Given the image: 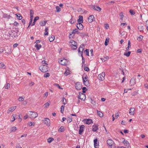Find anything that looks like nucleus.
Masks as SVG:
<instances>
[{
    "mask_svg": "<svg viewBox=\"0 0 148 148\" xmlns=\"http://www.w3.org/2000/svg\"><path fill=\"white\" fill-rule=\"evenodd\" d=\"M84 69L85 71H88L89 70V69L87 67H84Z\"/></svg>",
    "mask_w": 148,
    "mask_h": 148,
    "instance_id": "nucleus-62",
    "label": "nucleus"
},
{
    "mask_svg": "<svg viewBox=\"0 0 148 148\" xmlns=\"http://www.w3.org/2000/svg\"><path fill=\"white\" fill-rule=\"evenodd\" d=\"M42 121L44 124H46L47 126H49L50 125V121L49 119L48 118H45Z\"/></svg>",
    "mask_w": 148,
    "mask_h": 148,
    "instance_id": "nucleus-6",
    "label": "nucleus"
},
{
    "mask_svg": "<svg viewBox=\"0 0 148 148\" xmlns=\"http://www.w3.org/2000/svg\"><path fill=\"white\" fill-rule=\"evenodd\" d=\"M33 18H30V21H29V25H31V24H32V20H33Z\"/></svg>",
    "mask_w": 148,
    "mask_h": 148,
    "instance_id": "nucleus-61",
    "label": "nucleus"
},
{
    "mask_svg": "<svg viewBox=\"0 0 148 148\" xmlns=\"http://www.w3.org/2000/svg\"><path fill=\"white\" fill-rule=\"evenodd\" d=\"M56 8L57 10L56 12H59L61 11V9L58 6H56Z\"/></svg>",
    "mask_w": 148,
    "mask_h": 148,
    "instance_id": "nucleus-56",
    "label": "nucleus"
},
{
    "mask_svg": "<svg viewBox=\"0 0 148 148\" xmlns=\"http://www.w3.org/2000/svg\"><path fill=\"white\" fill-rule=\"evenodd\" d=\"M78 30L77 29H75L73 30V31L72 32L71 34H70V36H69V37L70 38H71V36L73 34H74L75 33H76V32H77Z\"/></svg>",
    "mask_w": 148,
    "mask_h": 148,
    "instance_id": "nucleus-30",
    "label": "nucleus"
},
{
    "mask_svg": "<svg viewBox=\"0 0 148 148\" xmlns=\"http://www.w3.org/2000/svg\"><path fill=\"white\" fill-rule=\"evenodd\" d=\"M78 23H82L83 22V17L82 16H79V19L77 20Z\"/></svg>",
    "mask_w": 148,
    "mask_h": 148,
    "instance_id": "nucleus-24",
    "label": "nucleus"
},
{
    "mask_svg": "<svg viewBox=\"0 0 148 148\" xmlns=\"http://www.w3.org/2000/svg\"><path fill=\"white\" fill-rule=\"evenodd\" d=\"M77 27L78 29L80 30H82L83 28V26L81 23H78L77 24Z\"/></svg>",
    "mask_w": 148,
    "mask_h": 148,
    "instance_id": "nucleus-14",
    "label": "nucleus"
},
{
    "mask_svg": "<svg viewBox=\"0 0 148 148\" xmlns=\"http://www.w3.org/2000/svg\"><path fill=\"white\" fill-rule=\"evenodd\" d=\"M136 79L134 78H132L130 81V84L131 86L134 85L136 83Z\"/></svg>",
    "mask_w": 148,
    "mask_h": 148,
    "instance_id": "nucleus-19",
    "label": "nucleus"
},
{
    "mask_svg": "<svg viewBox=\"0 0 148 148\" xmlns=\"http://www.w3.org/2000/svg\"><path fill=\"white\" fill-rule=\"evenodd\" d=\"M0 68L5 69V66L4 64L2 63H0Z\"/></svg>",
    "mask_w": 148,
    "mask_h": 148,
    "instance_id": "nucleus-51",
    "label": "nucleus"
},
{
    "mask_svg": "<svg viewBox=\"0 0 148 148\" xmlns=\"http://www.w3.org/2000/svg\"><path fill=\"white\" fill-rule=\"evenodd\" d=\"M128 47H129L130 48L131 47V43L130 42V40H129L128 41Z\"/></svg>",
    "mask_w": 148,
    "mask_h": 148,
    "instance_id": "nucleus-60",
    "label": "nucleus"
},
{
    "mask_svg": "<svg viewBox=\"0 0 148 148\" xmlns=\"http://www.w3.org/2000/svg\"><path fill=\"white\" fill-rule=\"evenodd\" d=\"M105 74L104 73L102 72L98 75V78L99 80L101 81H103L105 79L104 77Z\"/></svg>",
    "mask_w": 148,
    "mask_h": 148,
    "instance_id": "nucleus-7",
    "label": "nucleus"
},
{
    "mask_svg": "<svg viewBox=\"0 0 148 148\" xmlns=\"http://www.w3.org/2000/svg\"><path fill=\"white\" fill-rule=\"evenodd\" d=\"M98 115L100 117H102L103 116V114L101 112L98 110L97 111Z\"/></svg>",
    "mask_w": 148,
    "mask_h": 148,
    "instance_id": "nucleus-35",
    "label": "nucleus"
},
{
    "mask_svg": "<svg viewBox=\"0 0 148 148\" xmlns=\"http://www.w3.org/2000/svg\"><path fill=\"white\" fill-rule=\"evenodd\" d=\"M18 45V44L17 43L14 44L13 46V47L14 48L16 47Z\"/></svg>",
    "mask_w": 148,
    "mask_h": 148,
    "instance_id": "nucleus-63",
    "label": "nucleus"
},
{
    "mask_svg": "<svg viewBox=\"0 0 148 148\" xmlns=\"http://www.w3.org/2000/svg\"><path fill=\"white\" fill-rule=\"evenodd\" d=\"M48 29L47 27L45 28V32L44 33V35H48Z\"/></svg>",
    "mask_w": 148,
    "mask_h": 148,
    "instance_id": "nucleus-39",
    "label": "nucleus"
},
{
    "mask_svg": "<svg viewBox=\"0 0 148 148\" xmlns=\"http://www.w3.org/2000/svg\"><path fill=\"white\" fill-rule=\"evenodd\" d=\"M46 21H42L40 22V24L41 26H45L46 23Z\"/></svg>",
    "mask_w": 148,
    "mask_h": 148,
    "instance_id": "nucleus-40",
    "label": "nucleus"
},
{
    "mask_svg": "<svg viewBox=\"0 0 148 148\" xmlns=\"http://www.w3.org/2000/svg\"><path fill=\"white\" fill-rule=\"evenodd\" d=\"M95 20V17L93 15H90L88 18V21L89 23H91Z\"/></svg>",
    "mask_w": 148,
    "mask_h": 148,
    "instance_id": "nucleus-10",
    "label": "nucleus"
},
{
    "mask_svg": "<svg viewBox=\"0 0 148 148\" xmlns=\"http://www.w3.org/2000/svg\"><path fill=\"white\" fill-rule=\"evenodd\" d=\"M55 39V37L54 36H52L51 37L49 38V40L50 42H51L53 41Z\"/></svg>",
    "mask_w": 148,
    "mask_h": 148,
    "instance_id": "nucleus-36",
    "label": "nucleus"
},
{
    "mask_svg": "<svg viewBox=\"0 0 148 148\" xmlns=\"http://www.w3.org/2000/svg\"><path fill=\"white\" fill-rule=\"evenodd\" d=\"M63 104L64 105L67 103L66 100L65 98H63L62 100Z\"/></svg>",
    "mask_w": 148,
    "mask_h": 148,
    "instance_id": "nucleus-48",
    "label": "nucleus"
},
{
    "mask_svg": "<svg viewBox=\"0 0 148 148\" xmlns=\"http://www.w3.org/2000/svg\"><path fill=\"white\" fill-rule=\"evenodd\" d=\"M94 146L95 148H98L99 143L97 141V139L96 138L94 140Z\"/></svg>",
    "mask_w": 148,
    "mask_h": 148,
    "instance_id": "nucleus-13",
    "label": "nucleus"
},
{
    "mask_svg": "<svg viewBox=\"0 0 148 148\" xmlns=\"http://www.w3.org/2000/svg\"><path fill=\"white\" fill-rule=\"evenodd\" d=\"M54 139L53 138H49L47 139V142L49 143H51L52 141Z\"/></svg>",
    "mask_w": 148,
    "mask_h": 148,
    "instance_id": "nucleus-38",
    "label": "nucleus"
},
{
    "mask_svg": "<svg viewBox=\"0 0 148 148\" xmlns=\"http://www.w3.org/2000/svg\"><path fill=\"white\" fill-rule=\"evenodd\" d=\"M78 98L82 100H84L86 99L85 94L83 93L79 94V96H78Z\"/></svg>",
    "mask_w": 148,
    "mask_h": 148,
    "instance_id": "nucleus-12",
    "label": "nucleus"
},
{
    "mask_svg": "<svg viewBox=\"0 0 148 148\" xmlns=\"http://www.w3.org/2000/svg\"><path fill=\"white\" fill-rule=\"evenodd\" d=\"M131 52L128 51L127 52H125L124 53V55L127 57H129L130 54Z\"/></svg>",
    "mask_w": 148,
    "mask_h": 148,
    "instance_id": "nucleus-41",
    "label": "nucleus"
},
{
    "mask_svg": "<svg viewBox=\"0 0 148 148\" xmlns=\"http://www.w3.org/2000/svg\"><path fill=\"white\" fill-rule=\"evenodd\" d=\"M29 117V116H28L27 114H26L25 116H24V119H27Z\"/></svg>",
    "mask_w": 148,
    "mask_h": 148,
    "instance_id": "nucleus-58",
    "label": "nucleus"
},
{
    "mask_svg": "<svg viewBox=\"0 0 148 148\" xmlns=\"http://www.w3.org/2000/svg\"><path fill=\"white\" fill-rule=\"evenodd\" d=\"M65 130L64 127L63 126H62L59 129L58 131L60 132H62L64 131Z\"/></svg>",
    "mask_w": 148,
    "mask_h": 148,
    "instance_id": "nucleus-29",
    "label": "nucleus"
},
{
    "mask_svg": "<svg viewBox=\"0 0 148 148\" xmlns=\"http://www.w3.org/2000/svg\"><path fill=\"white\" fill-rule=\"evenodd\" d=\"M75 19H71V20L69 21V22L71 24L74 23L75 22Z\"/></svg>",
    "mask_w": 148,
    "mask_h": 148,
    "instance_id": "nucleus-52",
    "label": "nucleus"
},
{
    "mask_svg": "<svg viewBox=\"0 0 148 148\" xmlns=\"http://www.w3.org/2000/svg\"><path fill=\"white\" fill-rule=\"evenodd\" d=\"M29 117L31 119H34L37 117L38 116L37 112H35L29 111Z\"/></svg>",
    "mask_w": 148,
    "mask_h": 148,
    "instance_id": "nucleus-3",
    "label": "nucleus"
},
{
    "mask_svg": "<svg viewBox=\"0 0 148 148\" xmlns=\"http://www.w3.org/2000/svg\"><path fill=\"white\" fill-rule=\"evenodd\" d=\"M138 29L140 32L143 31L144 29V27L142 25H140L138 26Z\"/></svg>",
    "mask_w": 148,
    "mask_h": 148,
    "instance_id": "nucleus-32",
    "label": "nucleus"
},
{
    "mask_svg": "<svg viewBox=\"0 0 148 148\" xmlns=\"http://www.w3.org/2000/svg\"><path fill=\"white\" fill-rule=\"evenodd\" d=\"M17 16V18L18 20H21L22 18V17L20 14H15Z\"/></svg>",
    "mask_w": 148,
    "mask_h": 148,
    "instance_id": "nucleus-28",
    "label": "nucleus"
},
{
    "mask_svg": "<svg viewBox=\"0 0 148 148\" xmlns=\"http://www.w3.org/2000/svg\"><path fill=\"white\" fill-rule=\"evenodd\" d=\"M39 19V17L38 16H37L35 17V18L34 19V22L32 24V25L33 26V25H34L36 21L37 20H38Z\"/></svg>",
    "mask_w": 148,
    "mask_h": 148,
    "instance_id": "nucleus-26",
    "label": "nucleus"
},
{
    "mask_svg": "<svg viewBox=\"0 0 148 148\" xmlns=\"http://www.w3.org/2000/svg\"><path fill=\"white\" fill-rule=\"evenodd\" d=\"M50 104L49 102H47L44 104V106H45V107L47 108L49 106Z\"/></svg>",
    "mask_w": 148,
    "mask_h": 148,
    "instance_id": "nucleus-53",
    "label": "nucleus"
},
{
    "mask_svg": "<svg viewBox=\"0 0 148 148\" xmlns=\"http://www.w3.org/2000/svg\"><path fill=\"white\" fill-rule=\"evenodd\" d=\"M109 59V57L108 56H106L104 57L103 58H101V59L102 60V62H104L107 60Z\"/></svg>",
    "mask_w": 148,
    "mask_h": 148,
    "instance_id": "nucleus-25",
    "label": "nucleus"
},
{
    "mask_svg": "<svg viewBox=\"0 0 148 148\" xmlns=\"http://www.w3.org/2000/svg\"><path fill=\"white\" fill-rule=\"evenodd\" d=\"M84 125H81L79 127V134H81L84 130Z\"/></svg>",
    "mask_w": 148,
    "mask_h": 148,
    "instance_id": "nucleus-17",
    "label": "nucleus"
},
{
    "mask_svg": "<svg viewBox=\"0 0 148 148\" xmlns=\"http://www.w3.org/2000/svg\"><path fill=\"white\" fill-rule=\"evenodd\" d=\"M135 109L134 108H131L130 110L129 113L130 115H133L135 113Z\"/></svg>",
    "mask_w": 148,
    "mask_h": 148,
    "instance_id": "nucleus-15",
    "label": "nucleus"
},
{
    "mask_svg": "<svg viewBox=\"0 0 148 148\" xmlns=\"http://www.w3.org/2000/svg\"><path fill=\"white\" fill-rule=\"evenodd\" d=\"M13 25L16 26H17L19 25V24L16 21L14 22L13 23Z\"/></svg>",
    "mask_w": 148,
    "mask_h": 148,
    "instance_id": "nucleus-59",
    "label": "nucleus"
},
{
    "mask_svg": "<svg viewBox=\"0 0 148 148\" xmlns=\"http://www.w3.org/2000/svg\"><path fill=\"white\" fill-rule=\"evenodd\" d=\"M27 125H29V126H34L35 125V123L33 122L32 123V122H29L27 123Z\"/></svg>",
    "mask_w": 148,
    "mask_h": 148,
    "instance_id": "nucleus-43",
    "label": "nucleus"
},
{
    "mask_svg": "<svg viewBox=\"0 0 148 148\" xmlns=\"http://www.w3.org/2000/svg\"><path fill=\"white\" fill-rule=\"evenodd\" d=\"M82 90H83L82 92L84 93L86 92V90H87V89L86 88V87H83L82 88Z\"/></svg>",
    "mask_w": 148,
    "mask_h": 148,
    "instance_id": "nucleus-57",
    "label": "nucleus"
},
{
    "mask_svg": "<svg viewBox=\"0 0 148 148\" xmlns=\"http://www.w3.org/2000/svg\"><path fill=\"white\" fill-rule=\"evenodd\" d=\"M65 106L64 105H62L61 106V112L62 113H63Z\"/></svg>",
    "mask_w": 148,
    "mask_h": 148,
    "instance_id": "nucleus-44",
    "label": "nucleus"
},
{
    "mask_svg": "<svg viewBox=\"0 0 148 148\" xmlns=\"http://www.w3.org/2000/svg\"><path fill=\"white\" fill-rule=\"evenodd\" d=\"M10 84L9 83H8L6 84V85L4 86V88L5 89H8L10 88Z\"/></svg>",
    "mask_w": 148,
    "mask_h": 148,
    "instance_id": "nucleus-45",
    "label": "nucleus"
},
{
    "mask_svg": "<svg viewBox=\"0 0 148 148\" xmlns=\"http://www.w3.org/2000/svg\"><path fill=\"white\" fill-rule=\"evenodd\" d=\"M70 42L71 43L72 46L74 47L72 48V49H77V43L73 40L70 41Z\"/></svg>",
    "mask_w": 148,
    "mask_h": 148,
    "instance_id": "nucleus-9",
    "label": "nucleus"
},
{
    "mask_svg": "<svg viewBox=\"0 0 148 148\" xmlns=\"http://www.w3.org/2000/svg\"><path fill=\"white\" fill-rule=\"evenodd\" d=\"M84 52L86 55L88 56H89V51L88 49H86L85 51Z\"/></svg>",
    "mask_w": 148,
    "mask_h": 148,
    "instance_id": "nucleus-55",
    "label": "nucleus"
},
{
    "mask_svg": "<svg viewBox=\"0 0 148 148\" xmlns=\"http://www.w3.org/2000/svg\"><path fill=\"white\" fill-rule=\"evenodd\" d=\"M58 62L61 65H66L68 63L67 60L65 59L59 60Z\"/></svg>",
    "mask_w": 148,
    "mask_h": 148,
    "instance_id": "nucleus-5",
    "label": "nucleus"
},
{
    "mask_svg": "<svg viewBox=\"0 0 148 148\" xmlns=\"http://www.w3.org/2000/svg\"><path fill=\"white\" fill-rule=\"evenodd\" d=\"M107 144L111 148H115V144L114 142L111 139H109L107 140Z\"/></svg>",
    "mask_w": 148,
    "mask_h": 148,
    "instance_id": "nucleus-2",
    "label": "nucleus"
},
{
    "mask_svg": "<svg viewBox=\"0 0 148 148\" xmlns=\"http://www.w3.org/2000/svg\"><path fill=\"white\" fill-rule=\"evenodd\" d=\"M139 38L140 39L139 40V41H141L143 38V36H140L139 37Z\"/></svg>",
    "mask_w": 148,
    "mask_h": 148,
    "instance_id": "nucleus-64",
    "label": "nucleus"
},
{
    "mask_svg": "<svg viewBox=\"0 0 148 148\" xmlns=\"http://www.w3.org/2000/svg\"><path fill=\"white\" fill-rule=\"evenodd\" d=\"M42 46L40 45H38L37 44L35 45V47L36 48L37 50H39L40 48Z\"/></svg>",
    "mask_w": 148,
    "mask_h": 148,
    "instance_id": "nucleus-34",
    "label": "nucleus"
},
{
    "mask_svg": "<svg viewBox=\"0 0 148 148\" xmlns=\"http://www.w3.org/2000/svg\"><path fill=\"white\" fill-rule=\"evenodd\" d=\"M50 76V74L48 73H45L44 75V77H47Z\"/></svg>",
    "mask_w": 148,
    "mask_h": 148,
    "instance_id": "nucleus-50",
    "label": "nucleus"
},
{
    "mask_svg": "<svg viewBox=\"0 0 148 148\" xmlns=\"http://www.w3.org/2000/svg\"><path fill=\"white\" fill-rule=\"evenodd\" d=\"M120 16V18L121 20H123V18L124 16L123 13L122 12H121L119 14Z\"/></svg>",
    "mask_w": 148,
    "mask_h": 148,
    "instance_id": "nucleus-46",
    "label": "nucleus"
},
{
    "mask_svg": "<svg viewBox=\"0 0 148 148\" xmlns=\"http://www.w3.org/2000/svg\"><path fill=\"white\" fill-rule=\"evenodd\" d=\"M24 98L23 97H19L18 98V101H23L24 100Z\"/></svg>",
    "mask_w": 148,
    "mask_h": 148,
    "instance_id": "nucleus-49",
    "label": "nucleus"
},
{
    "mask_svg": "<svg viewBox=\"0 0 148 148\" xmlns=\"http://www.w3.org/2000/svg\"><path fill=\"white\" fill-rule=\"evenodd\" d=\"M16 108V106H13L10 108L8 110L7 113H9L10 112H12Z\"/></svg>",
    "mask_w": 148,
    "mask_h": 148,
    "instance_id": "nucleus-11",
    "label": "nucleus"
},
{
    "mask_svg": "<svg viewBox=\"0 0 148 148\" xmlns=\"http://www.w3.org/2000/svg\"><path fill=\"white\" fill-rule=\"evenodd\" d=\"M5 48L7 49V51L5 50V51H6V53H7L8 54L10 53H11V49L10 48H8V47L7 46L5 47Z\"/></svg>",
    "mask_w": 148,
    "mask_h": 148,
    "instance_id": "nucleus-31",
    "label": "nucleus"
},
{
    "mask_svg": "<svg viewBox=\"0 0 148 148\" xmlns=\"http://www.w3.org/2000/svg\"><path fill=\"white\" fill-rule=\"evenodd\" d=\"M75 87L78 90L81 89L82 87V84L79 82H77L75 84Z\"/></svg>",
    "mask_w": 148,
    "mask_h": 148,
    "instance_id": "nucleus-8",
    "label": "nucleus"
},
{
    "mask_svg": "<svg viewBox=\"0 0 148 148\" xmlns=\"http://www.w3.org/2000/svg\"><path fill=\"white\" fill-rule=\"evenodd\" d=\"M40 70L43 72H46L48 71V67L44 65H41L39 67Z\"/></svg>",
    "mask_w": 148,
    "mask_h": 148,
    "instance_id": "nucleus-4",
    "label": "nucleus"
},
{
    "mask_svg": "<svg viewBox=\"0 0 148 148\" xmlns=\"http://www.w3.org/2000/svg\"><path fill=\"white\" fill-rule=\"evenodd\" d=\"M3 17L4 18L9 19L10 17V15H8L6 14H4L3 15Z\"/></svg>",
    "mask_w": 148,
    "mask_h": 148,
    "instance_id": "nucleus-42",
    "label": "nucleus"
},
{
    "mask_svg": "<svg viewBox=\"0 0 148 148\" xmlns=\"http://www.w3.org/2000/svg\"><path fill=\"white\" fill-rule=\"evenodd\" d=\"M130 12L132 15H134L135 14V12L132 10H130Z\"/></svg>",
    "mask_w": 148,
    "mask_h": 148,
    "instance_id": "nucleus-54",
    "label": "nucleus"
},
{
    "mask_svg": "<svg viewBox=\"0 0 148 148\" xmlns=\"http://www.w3.org/2000/svg\"><path fill=\"white\" fill-rule=\"evenodd\" d=\"M109 38H107L105 42V45L106 46H107L108 45V43L109 42Z\"/></svg>",
    "mask_w": 148,
    "mask_h": 148,
    "instance_id": "nucleus-37",
    "label": "nucleus"
},
{
    "mask_svg": "<svg viewBox=\"0 0 148 148\" xmlns=\"http://www.w3.org/2000/svg\"><path fill=\"white\" fill-rule=\"evenodd\" d=\"M98 125H94L92 126V130L94 132L98 130Z\"/></svg>",
    "mask_w": 148,
    "mask_h": 148,
    "instance_id": "nucleus-20",
    "label": "nucleus"
},
{
    "mask_svg": "<svg viewBox=\"0 0 148 148\" xmlns=\"http://www.w3.org/2000/svg\"><path fill=\"white\" fill-rule=\"evenodd\" d=\"M123 143L124 144V145L126 146H129V143L126 140H125L124 138H123Z\"/></svg>",
    "mask_w": 148,
    "mask_h": 148,
    "instance_id": "nucleus-22",
    "label": "nucleus"
},
{
    "mask_svg": "<svg viewBox=\"0 0 148 148\" xmlns=\"http://www.w3.org/2000/svg\"><path fill=\"white\" fill-rule=\"evenodd\" d=\"M84 122L87 124H89L92 123V120L90 119H87L84 120Z\"/></svg>",
    "mask_w": 148,
    "mask_h": 148,
    "instance_id": "nucleus-16",
    "label": "nucleus"
},
{
    "mask_svg": "<svg viewBox=\"0 0 148 148\" xmlns=\"http://www.w3.org/2000/svg\"><path fill=\"white\" fill-rule=\"evenodd\" d=\"M70 71L69 70H67L64 73L65 75L67 76L70 74Z\"/></svg>",
    "mask_w": 148,
    "mask_h": 148,
    "instance_id": "nucleus-33",
    "label": "nucleus"
},
{
    "mask_svg": "<svg viewBox=\"0 0 148 148\" xmlns=\"http://www.w3.org/2000/svg\"><path fill=\"white\" fill-rule=\"evenodd\" d=\"M82 78L84 85L86 86H89V83L88 80V77L86 75H84Z\"/></svg>",
    "mask_w": 148,
    "mask_h": 148,
    "instance_id": "nucleus-1",
    "label": "nucleus"
},
{
    "mask_svg": "<svg viewBox=\"0 0 148 148\" xmlns=\"http://www.w3.org/2000/svg\"><path fill=\"white\" fill-rule=\"evenodd\" d=\"M93 8L94 10H97L98 11H100L101 10V8L100 7L97 6H93Z\"/></svg>",
    "mask_w": 148,
    "mask_h": 148,
    "instance_id": "nucleus-21",
    "label": "nucleus"
},
{
    "mask_svg": "<svg viewBox=\"0 0 148 148\" xmlns=\"http://www.w3.org/2000/svg\"><path fill=\"white\" fill-rule=\"evenodd\" d=\"M13 32L16 33L15 32L13 31V32H12V31H10L8 32V35L9 36H12V37H16V36H15L13 35Z\"/></svg>",
    "mask_w": 148,
    "mask_h": 148,
    "instance_id": "nucleus-23",
    "label": "nucleus"
},
{
    "mask_svg": "<svg viewBox=\"0 0 148 148\" xmlns=\"http://www.w3.org/2000/svg\"><path fill=\"white\" fill-rule=\"evenodd\" d=\"M84 46L83 44L81 45L80 47H79L78 49V52H82H82L84 50Z\"/></svg>",
    "mask_w": 148,
    "mask_h": 148,
    "instance_id": "nucleus-18",
    "label": "nucleus"
},
{
    "mask_svg": "<svg viewBox=\"0 0 148 148\" xmlns=\"http://www.w3.org/2000/svg\"><path fill=\"white\" fill-rule=\"evenodd\" d=\"M30 18H33V15L34 14V11L32 10H30Z\"/></svg>",
    "mask_w": 148,
    "mask_h": 148,
    "instance_id": "nucleus-27",
    "label": "nucleus"
},
{
    "mask_svg": "<svg viewBox=\"0 0 148 148\" xmlns=\"http://www.w3.org/2000/svg\"><path fill=\"white\" fill-rule=\"evenodd\" d=\"M16 130V128L15 127H12L11 129V131L12 132H15Z\"/></svg>",
    "mask_w": 148,
    "mask_h": 148,
    "instance_id": "nucleus-47",
    "label": "nucleus"
}]
</instances>
